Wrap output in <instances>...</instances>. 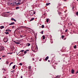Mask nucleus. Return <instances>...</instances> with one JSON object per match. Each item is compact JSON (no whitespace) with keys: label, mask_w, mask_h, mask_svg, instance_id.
Instances as JSON below:
<instances>
[{"label":"nucleus","mask_w":78,"mask_h":78,"mask_svg":"<svg viewBox=\"0 0 78 78\" xmlns=\"http://www.w3.org/2000/svg\"><path fill=\"white\" fill-rule=\"evenodd\" d=\"M30 45H31V44H29V43H28L27 44L28 46H30Z\"/></svg>","instance_id":"nucleus-28"},{"label":"nucleus","mask_w":78,"mask_h":78,"mask_svg":"<svg viewBox=\"0 0 78 78\" xmlns=\"http://www.w3.org/2000/svg\"><path fill=\"white\" fill-rule=\"evenodd\" d=\"M3 50H5V48L4 47L0 46V51H2Z\"/></svg>","instance_id":"nucleus-1"},{"label":"nucleus","mask_w":78,"mask_h":78,"mask_svg":"<svg viewBox=\"0 0 78 78\" xmlns=\"http://www.w3.org/2000/svg\"><path fill=\"white\" fill-rule=\"evenodd\" d=\"M74 48H75V49L76 48V45H75L74 46Z\"/></svg>","instance_id":"nucleus-15"},{"label":"nucleus","mask_w":78,"mask_h":78,"mask_svg":"<svg viewBox=\"0 0 78 78\" xmlns=\"http://www.w3.org/2000/svg\"><path fill=\"white\" fill-rule=\"evenodd\" d=\"M64 1L65 2H66V0H64Z\"/></svg>","instance_id":"nucleus-53"},{"label":"nucleus","mask_w":78,"mask_h":78,"mask_svg":"<svg viewBox=\"0 0 78 78\" xmlns=\"http://www.w3.org/2000/svg\"><path fill=\"white\" fill-rule=\"evenodd\" d=\"M77 1H78V0H76Z\"/></svg>","instance_id":"nucleus-62"},{"label":"nucleus","mask_w":78,"mask_h":78,"mask_svg":"<svg viewBox=\"0 0 78 78\" xmlns=\"http://www.w3.org/2000/svg\"><path fill=\"white\" fill-rule=\"evenodd\" d=\"M48 62H50V60H48Z\"/></svg>","instance_id":"nucleus-41"},{"label":"nucleus","mask_w":78,"mask_h":78,"mask_svg":"<svg viewBox=\"0 0 78 78\" xmlns=\"http://www.w3.org/2000/svg\"><path fill=\"white\" fill-rule=\"evenodd\" d=\"M5 31H6V32H7V31H8V30H5Z\"/></svg>","instance_id":"nucleus-35"},{"label":"nucleus","mask_w":78,"mask_h":78,"mask_svg":"<svg viewBox=\"0 0 78 78\" xmlns=\"http://www.w3.org/2000/svg\"><path fill=\"white\" fill-rule=\"evenodd\" d=\"M17 5H20V4L19 3H18Z\"/></svg>","instance_id":"nucleus-38"},{"label":"nucleus","mask_w":78,"mask_h":78,"mask_svg":"<svg viewBox=\"0 0 78 78\" xmlns=\"http://www.w3.org/2000/svg\"><path fill=\"white\" fill-rule=\"evenodd\" d=\"M33 61H34V58H33Z\"/></svg>","instance_id":"nucleus-44"},{"label":"nucleus","mask_w":78,"mask_h":78,"mask_svg":"<svg viewBox=\"0 0 78 78\" xmlns=\"http://www.w3.org/2000/svg\"><path fill=\"white\" fill-rule=\"evenodd\" d=\"M12 28H14V26H13L12 27Z\"/></svg>","instance_id":"nucleus-36"},{"label":"nucleus","mask_w":78,"mask_h":78,"mask_svg":"<svg viewBox=\"0 0 78 78\" xmlns=\"http://www.w3.org/2000/svg\"><path fill=\"white\" fill-rule=\"evenodd\" d=\"M64 40H66V38H65L64 39Z\"/></svg>","instance_id":"nucleus-49"},{"label":"nucleus","mask_w":78,"mask_h":78,"mask_svg":"<svg viewBox=\"0 0 78 78\" xmlns=\"http://www.w3.org/2000/svg\"><path fill=\"white\" fill-rule=\"evenodd\" d=\"M19 65H20V66H22V63H20L19 64Z\"/></svg>","instance_id":"nucleus-33"},{"label":"nucleus","mask_w":78,"mask_h":78,"mask_svg":"<svg viewBox=\"0 0 78 78\" xmlns=\"http://www.w3.org/2000/svg\"><path fill=\"white\" fill-rule=\"evenodd\" d=\"M11 63H10V65H9V66H11Z\"/></svg>","instance_id":"nucleus-51"},{"label":"nucleus","mask_w":78,"mask_h":78,"mask_svg":"<svg viewBox=\"0 0 78 78\" xmlns=\"http://www.w3.org/2000/svg\"><path fill=\"white\" fill-rule=\"evenodd\" d=\"M8 31H10L11 32V30H10L9 29H8Z\"/></svg>","instance_id":"nucleus-32"},{"label":"nucleus","mask_w":78,"mask_h":78,"mask_svg":"<svg viewBox=\"0 0 78 78\" xmlns=\"http://www.w3.org/2000/svg\"><path fill=\"white\" fill-rule=\"evenodd\" d=\"M12 3H13V5H14V4L15 5V4H16V2H15V1H14L12 2Z\"/></svg>","instance_id":"nucleus-14"},{"label":"nucleus","mask_w":78,"mask_h":78,"mask_svg":"<svg viewBox=\"0 0 78 78\" xmlns=\"http://www.w3.org/2000/svg\"><path fill=\"white\" fill-rule=\"evenodd\" d=\"M8 54H11V53H8Z\"/></svg>","instance_id":"nucleus-52"},{"label":"nucleus","mask_w":78,"mask_h":78,"mask_svg":"<svg viewBox=\"0 0 78 78\" xmlns=\"http://www.w3.org/2000/svg\"><path fill=\"white\" fill-rule=\"evenodd\" d=\"M1 59H2V58H0V60H1Z\"/></svg>","instance_id":"nucleus-57"},{"label":"nucleus","mask_w":78,"mask_h":78,"mask_svg":"<svg viewBox=\"0 0 78 78\" xmlns=\"http://www.w3.org/2000/svg\"><path fill=\"white\" fill-rule=\"evenodd\" d=\"M11 64H13V62H12L10 63Z\"/></svg>","instance_id":"nucleus-40"},{"label":"nucleus","mask_w":78,"mask_h":78,"mask_svg":"<svg viewBox=\"0 0 78 78\" xmlns=\"http://www.w3.org/2000/svg\"><path fill=\"white\" fill-rule=\"evenodd\" d=\"M23 51H24V50H21L20 52H23Z\"/></svg>","instance_id":"nucleus-24"},{"label":"nucleus","mask_w":78,"mask_h":78,"mask_svg":"<svg viewBox=\"0 0 78 78\" xmlns=\"http://www.w3.org/2000/svg\"><path fill=\"white\" fill-rule=\"evenodd\" d=\"M22 56H23V55H22Z\"/></svg>","instance_id":"nucleus-64"},{"label":"nucleus","mask_w":78,"mask_h":78,"mask_svg":"<svg viewBox=\"0 0 78 78\" xmlns=\"http://www.w3.org/2000/svg\"><path fill=\"white\" fill-rule=\"evenodd\" d=\"M49 20H48V19H47L46 20V22H47L48 23V21Z\"/></svg>","instance_id":"nucleus-23"},{"label":"nucleus","mask_w":78,"mask_h":78,"mask_svg":"<svg viewBox=\"0 0 78 78\" xmlns=\"http://www.w3.org/2000/svg\"><path fill=\"white\" fill-rule=\"evenodd\" d=\"M14 23V22L11 23L10 24H9V25H13Z\"/></svg>","instance_id":"nucleus-9"},{"label":"nucleus","mask_w":78,"mask_h":78,"mask_svg":"<svg viewBox=\"0 0 78 78\" xmlns=\"http://www.w3.org/2000/svg\"><path fill=\"white\" fill-rule=\"evenodd\" d=\"M27 28H28V29H30V28L28 27H27Z\"/></svg>","instance_id":"nucleus-50"},{"label":"nucleus","mask_w":78,"mask_h":78,"mask_svg":"<svg viewBox=\"0 0 78 78\" xmlns=\"http://www.w3.org/2000/svg\"><path fill=\"white\" fill-rule=\"evenodd\" d=\"M3 70H5V68H3Z\"/></svg>","instance_id":"nucleus-54"},{"label":"nucleus","mask_w":78,"mask_h":78,"mask_svg":"<svg viewBox=\"0 0 78 78\" xmlns=\"http://www.w3.org/2000/svg\"><path fill=\"white\" fill-rule=\"evenodd\" d=\"M76 73V74H77V73H78V71Z\"/></svg>","instance_id":"nucleus-39"},{"label":"nucleus","mask_w":78,"mask_h":78,"mask_svg":"<svg viewBox=\"0 0 78 78\" xmlns=\"http://www.w3.org/2000/svg\"><path fill=\"white\" fill-rule=\"evenodd\" d=\"M2 57H3V58H6V56L4 55V56H2Z\"/></svg>","instance_id":"nucleus-31"},{"label":"nucleus","mask_w":78,"mask_h":78,"mask_svg":"<svg viewBox=\"0 0 78 78\" xmlns=\"http://www.w3.org/2000/svg\"><path fill=\"white\" fill-rule=\"evenodd\" d=\"M10 5H12V4H13V3H11L10 4Z\"/></svg>","instance_id":"nucleus-46"},{"label":"nucleus","mask_w":78,"mask_h":78,"mask_svg":"<svg viewBox=\"0 0 78 78\" xmlns=\"http://www.w3.org/2000/svg\"><path fill=\"white\" fill-rule=\"evenodd\" d=\"M28 69L29 71L31 70V66H29L28 67Z\"/></svg>","instance_id":"nucleus-7"},{"label":"nucleus","mask_w":78,"mask_h":78,"mask_svg":"<svg viewBox=\"0 0 78 78\" xmlns=\"http://www.w3.org/2000/svg\"><path fill=\"white\" fill-rule=\"evenodd\" d=\"M8 38H5L4 39V42H8Z\"/></svg>","instance_id":"nucleus-2"},{"label":"nucleus","mask_w":78,"mask_h":78,"mask_svg":"<svg viewBox=\"0 0 78 78\" xmlns=\"http://www.w3.org/2000/svg\"><path fill=\"white\" fill-rule=\"evenodd\" d=\"M64 37V35H62V39H63Z\"/></svg>","instance_id":"nucleus-22"},{"label":"nucleus","mask_w":78,"mask_h":78,"mask_svg":"<svg viewBox=\"0 0 78 78\" xmlns=\"http://www.w3.org/2000/svg\"><path fill=\"white\" fill-rule=\"evenodd\" d=\"M76 15H77V16H78V12H77L76 13Z\"/></svg>","instance_id":"nucleus-34"},{"label":"nucleus","mask_w":78,"mask_h":78,"mask_svg":"<svg viewBox=\"0 0 78 78\" xmlns=\"http://www.w3.org/2000/svg\"><path fill=\"white\" fill-rule=\"evenodd\" d=\"M4 72H3V73H4Z\"/></svg>","instance_id":"nucleus-60"},{"label":"nucleus","mask_w":78,"mask_h":78,"mask_svg":"<svg viewBox=\"0 0 78 78\" xmlns=\"http://www.w3.org/2000/svg\"><path fill=\"white\" fill-rule=\"evenodd\" d=\"M9 64V62H8V61H6V64Z\"/></svg>","instance_id":"nucleus-18"},{"label":"nucleus","mask_w":78,"mask_h":78,"mask_svg":"<svg viewBox=\"0 0 78 78\" xmlns=\"http://www.w3.org/2000/svg\"><path fill=\"white\" fill-rule=\"evenodd\" d=\"M42 37H43V39H45V37L44 36H42Z\"/></svg>","instance_id":"nucleus-20"},{"label":"nucleus","mask_w":78,"mask_h":78,"mask_svg":"<svg viewBox=\"0 0 78 78\" xmlns=\"http://www.w3.org/2000/svg\"><path fill=\"white\" fill-rule=\"evenodd\" d=\"M49 58L48 57V56H47L46 57V58L45 59V61H47V60H48V59Z\"/></svg>","instance_id":"nucleus-6"},{"label":"nucleus","mask_w":78,"mask_h":78,"mask_svg":"<svg viewBox=\"0 0 78 78\" xmlns=\"http://www.w3.org/2000/svg\"><path fill=\"white\" fill-rule=\"evenodd\" d=\"M40 27V28H41V27Z\"/></svg>","instance_id":"nucleus-61"},{"label":"nucleus","mask_w":78,"mask_h":78,"mask_svg":"<svg viewBox=\"0 0 78 78\" xmlns=\"http://www.w3.org/2000/svg\"><path fill=\"white\" fill-rule=\"evenodd\" d=\"M4 1H5V0H3Z\"/></svg>","instance_id":"nucleus-63"},{"label":"nucleus","mask_w":78,"mask_h":78,"mask_svg":"<svg viewBox=\"0 0 78 78\" xmlns=\"http://www.w3.org/2000/svg\"><path fill=\"white\" fill-rule=\"evenodd\" d=\"M61 34H63V32L61 33Z\"/></svg>","instance_id":"nucleus-56"},{"label":"nucleus","mask_w":78,"mask_h":78,"mask_svg":"<svg viewBox=\"0 0 78 78\" xmlns=\"http://www.w3.org/2000/svg\"><path fill=\"white\" fill-rule=\"evenodd\" d=\"M44 28V25H42L41 26V28Z\"/></svg>","instance_id":"nucleus-19"},{"label":"nucleus","mask_w":78,"mask_h":78,"mask_svg":"<svg viewBox=\"0 0 78 78\" xmlns=\"http://www.w3.org/2000/svg\"><path fill=\"white\" fill-rule=\"evenodd\" d=\"M74 72H75V71H74V70H73V69H72L71 70L72 73L73 74V73H74Z\"/></svg>","instance_id":"nucleus-5"},{"label":"nucleus","mask_w":78,"mask_h":78,"mask_svg":"<svg viewBox=\"0 0 78 78\" xmlns=\"http://www.w3.org/2000/svg\"><path fill=\"white\" fill-rule=\"evenodd\" d=\"M4 71H6V70L5 69H4Z\"/></svg>","instance_id":"nucleus-58"},{"label":"nucleus","mask_w":78,"mask_h":78,"mask_svg":"<svg viewBox=\"0 0 78 78\" xmlns=\"http://www.w3.org/2000/svg\"><path fill=\"white\" fill-rule=\"evenodd\" d=\"M67 31H68V30L66 29V30H65V32H66V33H67Z\"/></svg>","instance_id":"nucleus-30"},{"label":"nucleus","mask_w":78,"mask_h":78,"mask_svg":"<svg viewBox=\"0 0 78 78\" xmlns=\"http://www.w3.org/2000/svg\"><path fill=\"white\" fill-rule=\"evenodd\" d=\"M60 77H61V76L59 75V76H57L56 77H55L56 78H60Z\"/></svg>","instance_id":"nucleus-12"},{"label":"nucleus","mask_w":78,"mask_h":78,"mask_svg":"<svg viewBox=\"0 0 78 78\" xmlns=\"http://www.w3.org/2000/svg\"><path fill=\"white\" fill-rule=\"evenodd\" d=\"M14 71H11V72L12 73H13L14 72Z\"/></svg>","instance_id":"nucleus-37"},{"label":"nucleus","mask_w":78,"mask_h":78,"mask_svg":"<svg viewBox=\"0 0 78 78\" xmlns=\"http://www.w3.org/2000/svg\"><path fill=\"white\" fill-rule=\"evenodd\" d=\"M30 16H33V12H30Z\"/></svg>","instance_id":"nucleus-3"},{"label":"nucleus","mask_w":78,"mask_h":78,"mask_svg":"<svg viewBox=\"0 0 78 78\" xmlns=\"http://www.w3.org/2000/svg\"><path fill=\"white\" fill-rule=\"evenodd\" d=\"M0 29H1V30H2V29L3 28H4V26H1L0 27Z\"/></svg>","instance_id":"nucleus-10"},{"label":"nucleus","mask_w":78,"mask_h":78,"mask_svg":"<svg viewBox=\"0 0 78 78\" xmlns=\"http://www.w3.org/2000/svg\"><path fill=\"white\" fill-rule=\"evenodd\" d=\"M16 67V65H14L13 67H12V69H15V67Z\"/></svg>","instance_id":"nucleus-13"},{"label":"nucleus","mask_w":78,"mask_h":78,"mask_svg":"<svg viewBox=\"0 0 78 78\" xmlns=\"http://www.w3.org/2000/svg\"><path fill=\"white\" fill-rule=\"evenodd\" d=\"M23 78V76H21V78Z\"/></svg>","instance_id":"nucleus-43"},{"label":"nucleus","mask_w":78,"mask_h":78,"mask_svg":"<svg viewBox=\"0 0 78 78\" xmlns=\"http://www.w3.org/2000/svg\"><path fill=\"white\" fill-rule=\"evenodd\" d=\"M13 42H14L15 43V44H20V43H19V42H16L15 41H14Z\"/></svg>","instance_id":"nucleus-8"},{"label":"nucleus","mask_w":78,"mask_h":78,"mask_svg":"<svg viewBox=\"0 0 78 78\" xmlns=\"http://www.w3.org/2000/svg\"><path fill=\"white\" fill-rule=\"evenodd\" d=\"M14 21H15V22H16V20H15V19H14Z\"/></svg>","instance_id":"nucleus-42"},{"label":"nucleus","mask_w":78,"mask_h":78,"mask_svg":"<svg viewBox=\"0 0 78 78\" xmlns=\"http://www.w3.org/2000/svg\"><path fill=\"white\" fill-rule=\"evenodd\" d=\"M20 37H22L23 36L22 35H20Z\"/></svg>","instance_id":"nucleus-47"},{"label":"nucleus","mask_w":78,"mask_h":78,"mask_svg":"<svg viewBox=\"0 0 78 78\" xmlns=\"http://www.w3.org/2000/svg\"><path fill=\"white\" fill-rule=\"evenodd\" d=\"M34 12L33 13V15L34 14H36V12L34 11V12Z\"/></svg>","instance_id":"nucleus-26"},{"label":"nucleus","mask_w":78,"mask_h":78,"mask_svg":"<svg viewBox=\"0 0 78 78\" xmlns=\"http://www.w3.org/2000/svg\"><path fill=\"white\" fill-rule=\"evenodd\" d=\"M34 18H32L30 20V21L31 22V21H32L33 20H34Z\"/></svg>","instance_id":"nucleus-11"},{"label":"nucleus","mask_w":78,"mask_h":78,"mask_svg":"<svg viewBox=\"0 0 78 78\" xmlns=\"http://www.w3.org/2000/svg\"><path fill=\"white\" fill-rule=\"evenodd\" d=\"M50 3H47L46 4V6H48V5H50Z\"/></svg>","instance_id":"nucleus-16"},{"label":"nucleus","mask_w":78,"mask_h":78,"mask_svg":"<svg viewBox=\"0 0 78 78\" xmlns=\"http://www.w3.org/2000/svg\"><path fill=\"white\" fill-rule=\"evenodd\" d=\"M4 78H6V77H4Z\"/></svg>","instance_id":"nucleus-55"},{"label":"nucleus","mask_w":78,"mask_h":78,"mask_svg":"<svg viewBox=\"0 0 78 78\" xmlns=\"http://www.w3.org/2000/svg\"><path fill=\"white\" fill-rule=\"evenodd\" d=\"M69 24H70V23H69L68 25H69Z\"/></svg>","instance_id":"nucleus-59"},{"label":"nucleus","mask_w":78,"mask_h":78,"mask_svg":"<svg viewBox=\"0 0 78 78\" xmlns=\"http://www.w3.org/2000/svg\"><path fill=\"white\" fill-rule=\"evenodd\" d=\"M16 9H19V7H16Z\"/></svg>","instance_id":"nucleus-21"},{"label":"nucleus","mask_w":78,"mask_h":78,"mask_svg":"<svg viewBox=\"0 0 78 78\" xmlns=\"http://www.w3.org/2000/svg\"><path fill=\"white\" fill-rule=\"evenodd\" d=\"M12 0H9V3H11V2H12Z\"/></svg>","instance_id":"nucleus-27"},{"label":"nucleus","mask_w":78,"mask_h":78,"mask_svg":"<svg viewBox=\"0 0 78 78\" xmlns=\"http://www.w3.org/2000/svg\"><path fill=\"white\" fill-rule=\"evenodd\" d=\"M44 32V31H42V32H41V34H43V32Z\"/></svg>","instance_id":"nucleus-25"},{"label":"nucleus","mask_w":78,"mask_h":78,"mask_svg":"<svg viewBox=\"0 0 78 78\" xmlns=\"http://www.w3.org/2000/svg\"><path fill=\"white\" fill-rule=\"evenodd\" d=\"M27 51H29V50H28L27 49L26 51H25L24 52V54H26V53H27Z\"/></svg>","instance_id":"nucleus-4"},{"label":"nucleus","mask_w":78,"mask_h":78,"mask_svg":"<svg viewBox=\"0 0 78 78\" xmlns=\"http://www.w3.org/2000/svg\"><path fill=\"white\" fill-rule=\"evenodd\" d=\"M7 5H9V4L8 3V2Z\"/></svg>","instance_id":"nucleus-45"},{"label":"nucleus","mask_w":78,"mask_h":78,"mask_svg":"<svg viewBox=\"0 0 78 78\" xmlns=\"http://www.w3.org/2000/svg\"><path fill=\"white\" fill-rule=\"evenodd\" d=\"M5 33L6 34H9V32H5Z\"/></svg>","instance_id":"nucleus-17"},{"label":"nucleus","mask_w":78,"mask_h":78,"mask_svg":"<svg viewBox=\"0 0 78 78\" xmlns=\"http://www.w3.org/2000/svg\"><path fill=\"white\" fill-rule=\"evenodd\" d=\"M58 14H61V12H58Z\"/></svg>","instance_id":"nucleus-48"},{"label":"nucleus","mask_w":78,"mask_h":78,"mask_svg":"<svg viewBox=\"0 0 78 78\" xmlns=\"http://www.w3.org/2000/svg\"><path fill=\"white\" fill-rule=\"evenodd\" d=\"M11 20H14V19H13V18H11Z\"/></svg>","instance_id":"nucleus-29"}]
</instances>
